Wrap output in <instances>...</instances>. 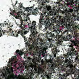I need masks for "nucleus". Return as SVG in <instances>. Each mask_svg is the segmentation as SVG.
<instances>
[{
  "mask_svg": "<svg viewBox=\"0 0 79 79\" xmlns=\"http://www.w3.org/2000/svg\"><path fill=\"white\" fill-rule=\"evenodd\" d=\"M41 63L42 64H44V63H45V61L42 60H41Z\"/></svg>",
  "mask_w": 79,
  "mask_h": 79,
  "instance_id": "23",
  "label": "nucleus"
},
{
  "mask_svg": "<svg viewBox=\"0 0 79 79\" xmlns=\"http://www.w3.org/2000/svg\"><path fill=\"white\" fill-rule=\"evenodd\" d=\"M12 14H11L12 16H13L16 19H19V17L21 16L18 13V10H12Z\"/></svg>",
  "mask_w": 79,
  "mask_h": 79,
  "instance_id": "15",
  "label": "nucleus"
},
{
  "mask_svg": "<svg viewBox=\"0 0 79 79\" xmlns=\"http://www.w3.org/2000/svg\"><path fill=\"white\" fill-rule=\"evenodd\" d=\"M49 34L50 37L54 38V39H55L56 41H57V45L59 46V45H61L62 44L61 43V42L64 39L61 36L59 35H55L54 34V33L52 32L49 33Z\"/></svg>",
  "mask_w": 79,
  "mask_h": 79,
  "instance_id": "9",
  "label": "nucleus"
},
{
  "mask_svg": "<svg viewBox=\"0 0 79 79\" xmlns=\"http://www.w3.org/2000/svg\"><path fill=\"white\" fill-rule=\"evenodd\" d=\"M39 1H40V2H39V5L41 6L40 7L39 6L38 7L39 8H41V9L39 10V11L40 10H42V7L43 6H45V4H46L47 3H50L51 0H39Z\"/></svg>",
  "mask_w": 79,
  "mask_h": 79,
  "instance_id": "11",
  "label": "nucleus"
},
{
  "mask_svg": "<svg viewBox=\"0 0 79 79\" xmlns=\"http://www.w3.org/2000/svg\"><path fill=\"white\" fill-rule=\"evenodd\" d=\"M17 63H18V62L17 61H15L14 63H13V64H15V66H16V65Z\"/></svg>",
  "mask_w": 79,
  "mask_h": 79,
  "instance_id": "26",
  "label": "nucleus"
},
{
  "mask_svg": "<svg viewBox=\"0 0 79 79\" xmlns=\"http://www.w3.org/2000/svg\"><path fill=\"white\" fill-rule=\"evenodd\" d=\"M19 10H22V8L25 11H27V13L28 14H30V13H32L33 15L37 16V15L38 14L39 12V10H41V8H35V9L34 8V6H32L31 7H28L27 8H25L23 6V4H19Z\"/></svg>",
  "mask_w": 79,
  "mask_h": 79,
  "instance_id": "4",
  "label": "nucleus"
},
{
  "mask_svg": "<svg viewBox=\"0 0 79 79\" xmlns=\"http://www.w3.org/2000/svg\"><path fill=\"white\" fill-rule=\"evenodd\" d=\"M45 7V8L46 10L48 11V13L47 12V11L44 10V15L45 16L48 18V19H52L53 17H55L56 15V12H55V11H57V10H54V11H53L52 10V9H51V6L46 4L45 6H44V7Z\"/></svg>",
  "mask_w": 79,
  "mask_h": 79,
  "instance_id": "5",
  "label": "nucleus"
},
{
  "mask_svg": "<svg viewBox=\"0 0 79 79\" xmlns=\"http://www.w3.org/2000/svg\"><path fill=\"white\" fill-rule=\"evenodd\" d=\"M24 21L27 22L28 23L27 21H29V23L28 24V26L29 27V29L27 30L26 29H24L26 31H28L29 30L30 31L31 33V35L29 37V39L31 38V37H35L36 36V34L37 33V31L36 30V22L33 21L32 23H31V22L29 18V15H27L26 14H24Z\"/></svg>",
  "mask_w": 79,
  "mask_h": 79,
  "instance_id": "2",
  "label": "nucleus"
},
{
  "mask_svg": "<svg viewBox=\"0 0 79 79\" xmlns=\"http://www.w3.org/2000/svg\"><path fill=\"white\" fill-rule=\"evenodd\" d=\"M65 28L67 29V30H65L64 31H61L59 28H60V25L58 24H56V25L53 26V30L52 31V32H55L56 34H57V35H58L60 33L63 32L64 34H65L66 32H72L73 30H71V24H66L65 25Z\"/></svg>",
  "mask_w": 79,
  "mask_h": 79,
  "instance_id": "6",
  "label": "nucleus"
},
{
  "mask_svg": "<svg viewBox=\"0 0 79 79\" xmlns=\"http://www.w3.org/2000/svg\"><path fill=\"white\" fill-rule=\"evenodd\" d=\"M53 26H52V25H49V26H47L46 25L45 27V30H49V31H52V29H53Z\"/></svg>",
  "mask_w": 79,
  "mask_h": 79,
  "instance_id": "17",
  "label": "nucleus"
},
{
  "mask_svg": "<svg viewBox=\"0 0 79 79\" xmlns=\"http://www.w3.org/2000/svg\"><path fill=\"white\" fill-rule=\"evenodd\" d=\"M78 19H79V17L78 18Z\"/></svg>",
  "mask_w": 79,
  "mask_h": 79,
  "instance_id": "38",
  "label": "nucleus"
},
{
  "mask_svg": "<svg viewBox=\"0 0 79 79\" xmlns=\"http://www.w3.org/2000/svg\"><path fill=\"white\" fill-rule=\"evenodd\" d=\"M63 56L64 57H63V59H65V62L64 64V66H68L69 67H71L72 66V62L71 61V60L69 58V56H70V55L68 53L66 54H64Z\"/></svg>",
  "mask_w": 79,
  "mask_h": 79,
  "instance_id": "10",
  "label": "nucleus"
},
{
  "mask_svg": "<svg viewBox=\"0 0 79 79\" xmlns=\"http://www.w3.org/2000/svg\"><path fill=\"white\" fill-rule=\"evenodd\" d=\"M67 3V6L70 5L71 7L73 8L74 11H76L78 13L79 11V0H77L73 2V0H66Z\"/></svg>",
  "mask_w": 79,
  "mask_h": 79,
  "instance_id": "8",
  "label": "nucleus"
},
{
  "mask_svg": "<svg viewBox=\"0 0 79 79\" xmlns=\"http://www.w3.org/2000/svg\"><path fill=\"white\" fill-rule=\"evenodd\" d=\"M61 24H64V22L62 21L61 22Z\"/></svg>",
  "mask_w": 79,
  "mask_h": 79,
  "instance_id": "28",
  "label": "nucleus"
},
{
  "mask_svg": "<svg viewBox=\"0 0 79 79\" xmlns=\"http://www.w3.org/2000/svg\"><path fill=\"white\" fill-rule=\"evenodd\" d=\"M34 1H35V2H37V0H34Z\"/></svg>",
  "mask_w": 79,
  "mask_h": 79,
  "instance_id": "34",
  "label": "nucleus"
},
{
  "mask_svg": "<svg viewBox=\"0 0 79 79\" xmlns=\"http://www.w3.org/2000/svg\"><path fill=\"white\" fill-rule=\"evenodd\" d=\"M78 78L77 79H79V77H78Z\"/></svg>",
  "mask_w": 79,
  "mask_h": 79,
  "instance_id": "35",
  "label": "nucleus"
},
{
  "mask_svg": "<svg viewBox=\"0 0 79 79\" xmlns=\"http://www.w3.org/2000/svg\"><path fill=\"white\" fill-rule=\"evenodd\" d=\"M38 34V32H36V37H31L28 38V41L27 43V44L28 46L30 45V43H32V45L30 48V49L28 51V53L31 55L32 52H33V50H40V49H43L44 48H47L48 47L50 48H52L53 47V45L52 44V39L50 38H48V41H49L50 43L48 44L46 42H44L43 40H41V43L40 44V46L38 45V43L36 41L38 40H37V34Z\"/></svg>",
  "mask_w": 79,
  "mask_h": 79,
  "instance_id": "1",
  "label": "nucleus"
},
{
  "mask_svg": "<svg viewBox=\"0 0 79 79\" xmlns=\"http://www.w3.org/2000/svg\"><path fill=\"white\" fill-rule=\"evenodd\" d=\"M29 30L28 31H26L24 29H23L22 30H20L18 32L14 30L13 31V29L10 28L8 30H2V28L0 27V37H1L2 35H5L7 33L10 34L11 35H13L14 37H18V34H20L21 35L23 36L24 34L25 35L27 33H29Z\"/></svg>",
  "mask_w": 79,
  "mask_h": 79,
  "instance_id": "3",
  "label": "nucleus"
},
{
  "mask_svg": "<svg viewBox=\"0 0 79 79\" xmlns=\"http://www.w3.org/2000/svg\"><path fill=\"white\" fill-rule=\"evenodd\" d=\"M72 37L73 38H74V39H75V40H77V37H78V35H77L76 34V35H74L73 36H72Z\"/></svg>",
  "mask_w": 79,
  "mask_h": 79,
  "instance_id": "21",
  "label": "nucleus"
},
{
  "mask_svg": "<svg viewBox=\"0 0 79 79\" xmlns=\"http://www.w3.org/2000/svg\"><path fill=\"white\" fill-rule=\"evenodd\" d=\"M16 53L17 55H21L22 54V52H21V53L19 50H16Z\"/></svg>",
  "mask_w": 79,
  "mask_h": 79,
  "instance_id": "20",
  "label": "nucleus"
},
{
  "mask_svg": "<svg viewBox=\"0 0 79 79\" xmlns=\"http://www.w3.org/2000/svg\"><path fill=\"white\" fill-rule=\"evenodd\" d=\"M76 13H77V11H75L74 9L73 10L69 8L67 9L66 12L65 13V12L64 11H62V14H65L64 18H68L67 21L68 23H71V20H73V18H74L73 16Z\"/></svg>",
  "mask_w": 79,
  "mask_h": 79,
  "instance_id": "7",
  "label": "nucleus"
},
{
  "mask_svg": "<svg viewBox=\"0 0 79 79\" xmlns=\"http://www.w3.org/2000/svg\"><path fill=\"white\" fill-rule=\"evenodd\" d=\"M60 50L57 49L56 48H55V49H54V52L52 56L53 58H56V55L58 53V52H60Z\"/></svg>",
  "mask_w": 79,
  "mask_h": 79,
  "instance_id": "16",
  "label": "nucleus"
},
{
  "mask_svg": "<svg viewBox=\"0 0 79 79\" xmlns=\"http://www.w3.org/2000/svg\"><path fill=\"white\" fill-rule=\"evenodd\" d=\"M75 61L76 62H78V61H79V58L77 57H76L75 59Z\"/></svg>",
  "mask_w": 79,
  "mask_h": 79,
  "instance_id": "25",
  "label": "nucleus"
},
{
  "mask_svg": "<svg viewBox=\"0 0 79 79\" xmlns=\"http://www.w3.org/2000/svg\"><path fill=\"white\" fill-rule=\"evenodd\" d=\"M22 66L21 65H19L18 68H17V69H19L21 68Z\"/></svg>",
  "mask_w": 79,
  "mask_h": 79,
  "instance_id": "27",
  "label": "nucleus"
},
{
  "mask_svg": "<svg viewBox=\"0 0 79 79\" xmlns=\"http://www.w3.org/2000/svg\"><path fill=\"white\" fill-rule=\"evenodd\" d=\"M21 24H20V27H22V26L23 25V20H22L21 21Z\"/></svg>",
  "mask_w": 79,
  "mask_h": 79,
  "instance_id": "22",
  "label": "nucleus"
},
{
  "mask_svg": "<svg viewBox=\"0 0 79 79\" xmlns=\"http://www.w3.org/2000/svg\"><path fill=\"white\" fill-rule=\"evenodd\" d=\"M67 76H69V74H68V73H67Z\"/></svg>",
  "mask_w": 79,
  "mask_h": 79,
  "instance_id": "33",
  "label": "nucleus"
},
{
  "mask_svg": "<svg viewBox=\"0 0 79 79\" xmlns=\"http://www.w3.org/2000/svg\"><path fill=\"white\" fill-rule=\"evenodd\" d=\"M23 37L24 39V40H25V41H27V38H26V37L24 36H23Z\"/></svg>",
  "mask_w": 79,
  "mask_h": 79,
  "instance_id": "24",
  "label": "nucleus"
},
{
  "mask_svg": "<svg viewBox=\"0 0 79 79\" xmlns=\"http://www.w3.org/2000/svg\"><path fill=\"white\" fill-rule=\"evenodd\" d=\"M46 23H45V25H46L45 27H46V25L47 26H51L50 25L51 24V23H50V21L49 20H48V21H47V20H46Z\"/></svg>",
  "mask_w": 79,
  "mask_h": 79,
  "instance_id": "19",
  "label": "nucleus"
},
{
  "mask_svg": "<svg viewBox=\"0 0 79 79\" xmlns=\"http://www.w3.org/2000/svg\"><path fill=\"white\" fill-rule=\"evenodd\" d=\"M61 68L62 69V68H63V65H62L61 66Z\"/></svg>",
  "mask_w": 79,
  "mask_h": 79,
  "instance_id": "31",
  "label": "nucleus"
},
{
  "mask_svg": "<svg viewBox=\"0 0 79 79\" xmlns=\"http://www.w3.org/2000/svg\"><path fill=\"white\" fill-rule=\"evenodd\" d=\"M28 60H31V58L30 57H28L27 58Z\"/></svg>",
  "mask_w": 79,
  "mask_h": 79,
  "instance_id": "30",
  "label": "nucleus"
},
{
  "mask_svg": "<svg viewBox=\"0 0 79 79\" xmlns=\"http://www.w3.org/2000/svg\"><path fill=\"white\" fill-rule=\"evenodd\" d=\"M69 39H71V38H72V37H71V35H69Z\"/></svg>",
  "mask_w": 79,
  "mask_h": 79,
  "instance_id": "29",
  "label": "nucleus"
},
{
  "mask_svg": "<svg viewBox=\"0 0 79 79\" xmlns=\"http://www.w3.org/2000/svg\"><path fill=\"white\" fill-rule=\"evenodd\" d=\"M39 57H40V55L38 56Z\"/></svg>",
  "mask_w": 79,
  "mask_h": 79,
  "instance_id": "32",
  "label": "nucleus"
},
{
  "mask_svg": "<svg viewBox=\"0 0 79 79\" xmlns=\"http://www.w3.org/2000/svg\"><path fill=\"white\" fill-rule=\"evenodd\" d=\"M59 76L60 77V79H66L67 77V75L66 74H59Z\"/></svg>",
  "mask_w": 79,
  "mask_h": 79,
  "instance_id": "18",
  "label": "nucleus"
},
{
  "mask_svg": "<svg viewBox=\"0 0 79 79\" xmlns=\"http://www.w3.org/2000/svg\"><path fill=\"white\" fill-rule=\"evenodd\" d=\"M73 44L69 45V47H71L70 50L72 52L75 51V50L77 49V41L74 40L73 42Z\"/></svg>",
  "mask_w": 79,
  "mask_h": 79,
  "instance_id": "12",
  "label": "nucleus"
},
{
  "mask_svg": "<svg viewBox=\"0 0 79 79\" xmlns=\"http://www.w3.org/2000/svg\"><path fill=\"white\" fill-rule=\"evenodd\" d=\"M17 2H18V1H16V3L17 4Z\"/></svg>",
  "mask_w": 79,
  "mask_h": 79,
  "instance_id": "36",
  "label": "nucleus"
},
{
  "mask_svg": "<svg viewBox=\"0 0 79 79\" xmlns=\"http://www.w3.org/2000/svg\"><path fill=\"white\" fill-rule=\"evenodd\" d=\"M46 21L45 18L44 17V16H42V17H41L39 19L40 25L39 27L40 29L42 28V26L43 25H45L46 23Z\"/></svg>",
  "mask_w": 79,
  "mask_h": 79,
  "instance_id": "14",
  "label": "nucleus"
},
{
  "mask_svg": "<svg viewBox=\"0 0 79 79\" xmlns=\"http://www.w3.org/2000/svg\"><path fill=\"white\" fill-rule=\"evenodd\" d=\"M5 23H6V21H5Z\"/></svg>",
  "mask_w": 79,
  "mask_h": 79,
  "instance_id": "37",
  "label": "nucleus"
},
{
  "mask_svg": "<svg viewBox=\"0 0 79 79\" xmlns=\"http://www.w3.org/2000/svg\"><path fill=\"white\" fill-rule=\"evenodd\" d=\"M63 0H57V2H54L53 4L54 6H55L56 7H58V8L60 9H63V4L60 3Z\"/></svg>",
  "mask_w": 79,
  "mask_h": 79,
  "instance_id": "13",
  "label": "nucleus"
}]
</instances>
